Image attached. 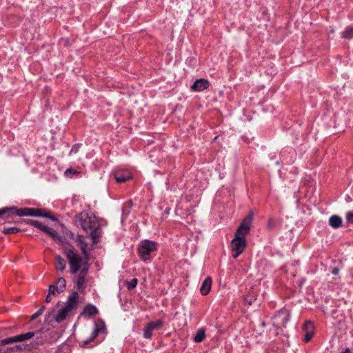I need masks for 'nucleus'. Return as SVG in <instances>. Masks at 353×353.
Returning a JSON list of instances; mask_svg holds the SVG:
<instances>
[{
  "label": "nucleus",
  "mask_w": 353,
  "mask_h": 353,
  "mask_svg": "<svg viewBox=\"0 0 353 353\" xmlns=\"http://www.w3.org/2000/svg\"><path fill=\"white\" fill-rule=\"evenodd\" d=\"M65 254L68 260L71 274H76L83 266H89L88 264V259H85L84 255L83 256H80L73 249H65Z\"/></svg>",
  "instance_id": "nucleus-1"
},
{
  "label": "nucleus",
  "mask_w": 353,
  "mask_h": 353,
  "mask_svg": "<svg viewBox=\"0 0 353 353\" xmlns=\"http://www.w3.org/2000/svg\"><path fill=\"white\" fill-rule=\"evenodd\" d=\"M75 223L77 226H81L85 231L93 229L97 225L96 218L85 212H82L76 216Z\"/></svg>",
  "instance_id": "nucleus-2"
},
{
  "label": "nucleus",
  "mask_w": 353,
  "mask_h": 353,
  "mask_svg": "<svg viewBox=\"0 0 353 353\" xmlns=\"http://www.w3.org/2000/svg\"><path fill=\"white\" fill-rule=\"evenodd\" d=\"M157 250V244L154 241L144 240L140 242L138 247V253L143 261L150 259V254Z\"/></svg>",
  "instance_id": "nucleus-3"
},
{
  "label": "nucleus",
  "mask_w": 353,
  "mask_h": 353,
  "mask_svg": "<svg viewBox=\"0 0 353 353\" xmlns=\"http://www.w3.org/2000/svg\"><path fill=\"white\" fill-rule=\"evenodd\" d=\"M13 210H15L16 214L20 216H41V217H47L52 220H55V218L53 216H51L48 212H43V211L40 209L35 208H21L17 209L14 208Z\"/></svg>",
  "instance_id": "nucleus-4"
},
{
  "label": "nucleus",
  "mask_w": 353,
  "mask_h": 353,
  "mask_svg": "<svg viewBox=\"0 0 353 353\" xmlns=\"http://www.w3.org/2000/svg\"><path fill=\"white\" fill-rule=\"evenodd\" d=\"M246 246V241L245 236L237 235L235 233V237L231 242V249L232 252V256L237 258L241 253H243Z\"/></svg>",
  "instance_id": "nucleus-5"
},
{
  "label": "nucleus",
  "mask_w": 353,
  "mask_h": 353,
  "mask_svg": "<svg viewBox=\"0 0 353 353\" xmlns=\"http://www.w3.org/2000/svg\"><path fill=\"white\" fill-rule=\"evenodd\" d=\"M35 335L34 332H28L14 336L8 337L0 341V346L13 343L23 342L32 339Z\"/></svg>",
  "instance_id": "nucleus-6"
},
{
  "label": "nucleus",
  "mask_w": 353,
  "mask_h": 353,
  "mask_svg": "<svg viewBox=\"0 0 353 353\" xmlns=\"http://www.w3.org/2000/svg\"><path fill=\"white\" fill-rule=\"evenodd\" d=\"M290 313L285 309L281 310L274 316L272 324L276 327H285L289 320Z\"/></svg>",
  "instance_id": "nucleus-7"
},
{
  "label": "nucleus",
  "mask_w": 353,
  "mask_h": 353,
  "mask_svg": "<svg viewBox=\"0 0 353 353\" xmlns=\"http://www.w3.org/2000/svg\"><path fill=\"white\" fill-rule=\"evenodd\" d=\"M252 220L253 212H250L249 214L242 221L241 225L236 231V234H237V235L245 236L249 233Z\"/></svg>",
  "instance_id": "nucleus-8"
},
{
  "label": "nucleus",
  "mask_w": 353,
  "mask_h": 353,
  "mask_svg": "<svg viewBox=\"0 0 353 353\" xmlns=\"http://www.w3.org/2000/svg\"><path fill=\"white\" fill-rule=\"evenodd\" d=\"M163 326V321L157 320L148 323L143 328V337L145 339H150L154 330H159Z\"/></svg>",
  "instance_id": "nucleus-9"
},
{
  "label": "nucleus",
  "mask_w": 353,
  "mask_h": 353,
  "mask_svg": "<svg viewBox=\"0 0 353 353\" xmlns=\"http://www.w3.org/2000/svg\"><path fill=\"white\" fill-rule=\"evenodd\" d=\"M89 266H83L82 269L79 270V273L77 279V288L83 291L85 288V283H87L86 276L88 272Z\"/></svg>",
  "instance_id": "nucleus-10"
},
{
  "label": "nucleus",
  "mask_w": 353,
  "mask_h": 353,
  "mask_svg": "<svg viewBox=\"0 0 353 353\" xmlns=\"http://www.w3.org/2000/svg\"><path fill=\"white\" fill-rule=\"evenodd\" d=\"M210 85V83L205 79H196L191 85V89L196 92H201L207 89Z\"/></svg>",
  "instance_id": "nucleus-11"
},
{
  "label": "nucleus",
  "mask_w": 353,
  "mask_h": 353,
  "mask_svg": "<svg viewBox=\"0 0 353 353\" xmlns=\"http://www.w3.org/2000/svg\"><path fill=\"white\" fill-rule=\"evenodd\" d=\"M79 296L77 292H73L68 298L65 307L71 312L77 307Z\"/></svg>",
  "instance_id": "nucleus-12"
},
{
  "label": "nucleus",
  "mask_w": 353,
  "mask_h": 353,
  "mask_svg": "<svg viewBox=\"0 0 353 353\" xmlns=\"http://www.w3.org/2000/svg\"><path fill=\"white\" fill-rule=\"evenodd\" d=\"M303 330L305 332V342H308L313 337L314 334V327L312 322L306 321L303 326Z\"/></svg>",
  "instance_id": "nucleus-13"
},
{
  "label": "nucleus",
  "mask_w": 353,
  "mask_h": 353,
  "mask_svg": "<svg viewBox=\"0 0 353 353\" xmlns=\"http://www.w3.org/2000/svg\"><path fill=\"white\" fill-rule=\"evenodd\" d=\"M76 241L77 243V246L81 249L83 255H84V258L85 259H89V254L88 252V244L85 241V239L81 235H78L76 238Z\"/></svg>",
  "instance_id": "nucleus-14"
},
{
  "label": "nucleus",
  "mask_w": 353,
  "mask_h": 353,
  "mask_svg": "<svg viewBox=\"0 0 353 353\" xmlns=\"http://www.w3.org/2000/svg\"><path fill=\"white\" fill-rule=\"evenodd\" d=\"M49 287H53V292L57 294L63 292L66 288V281L63 277H59L54 284L50 285Z\"/></svg>",
  "instance_id": "nucleus-15"
},
{
  "label": "nucleus",
  "mask_w": 353,
  "mask_h": 353,
  "mask_svg": "<svg viewBox=\"0 0 353 353\" xmlns=\"http://www.w3.org/2000/svg\"><path fill=\"white\" fill-rule=\"evenodd\" d=\"M132 178L130 172L125 171H119L114 173V179L117 183H123Z\"/></svg>",
  "instance_id": "nucleus-16"
},
{
  "label": "nucleus",
  "mask_w": 353,
  "mask_h": 353,
  "mask_svg": "<svg viewBox=\"0 0 353 353\" xmlns=\"http://www.w3.org/2000/svg\"><path fill=\"white\" fill-rule=\"evenodd\" d=\"M212 287V278L210 276H208L202 283V285L200 288V292L201 294L206 295L208 294Z\"/></svg>",
  "instance_id": "nucleus-17"
},
{
  "label": "nucleus",
  "mask_w": 353,
  "mask_h": 353,
  "mask_svg": "<svg viewBox=\"0 0 353 353\" xmlns=\"http://www.w3.org/2000/svg\"><path fill=\"white\" fill-rule=\"evenodd\" d=\"M329 225L333 228H339L342 225V219L338 215H332L329 219Z\"/></svg>",
  "instance_id": "nucleus-18"
},
{
  "label": "nucleus",
  "mask_w": 353,
  "mask_h": 353,
  "mask_svg": "<svg viewBox=\"0 0 353 353\" xmlns=\"http://www.w3.org/2000/svg\"><path fill=\"white\" fill-rule=\"evenodd\" d=\"M70 312L71 311L65 306L59 311V312L56 316V322L61 323V321L65 320Z\"/></svg>",
  "instance_id": "nucleus-19"
},
{
  "label": "nucleus",
  "mask_w": 353,
  "mask_h": 353,
  "mask_svg": "<svg viewBox=\"0 0 353 353\" xmlns=\"http://www.w3.org/2000/svg\"><path fill=\"white\" fill-rule=\"evenodd\" d=\"M56 269L59 271H63L65 268V260L59 255H57L56 257Z\"/></svg>",
  "instance_id": "nucleus-20"
},
{
  "label": "nucleus",
  "mask_w": 353,
  "mask_h": 353,
  "mask_svg": "<svg viewBox=\"0 0 353 353\" xmlns=\"http://www.w3.org/2000/svg\"><path fill=\"white\" fill-rule=\"evenodd\" d=\"M100 332H101V329L99 328L98 327H95V328L94 329V330L91 333L90 337L87 340H85V341H84L83 342V346L85 347L87 345H88L90 342L94 341V339L97 337V336L99 334V333Z\"/></svg>",
  "instance_id": "nucleus-21"
},
{
  "label": "nucleus",
  "mask_w": 353,
  "mask_h": 353,
  "mask_svg": "<svg viewBox=\"0 0 353 353\" xmlns=\"http://www.w3.org/2000/svg\"><path fill=\"white\" fill-rule=\"evenodd\" d=\"M29 223L31 225H33L39 229H40L41 230H42L43 232H48V227L46 226V225H43L41 222H39V221H37V220H30Z\"/></svg>",
  "instance_id": "nucleus-22"
},
{
  "label": "nucleus",
  "mask_w": 353,
  "mask_h": 353,
  "mask_svg": "<svg viewBox=\"0 0 353 353\" xmlns=\"http://www.w3.org/2000/svg\"><path fill=\"white\" fill-rule=\"evenodd\" d=\"M205 337V330L203 328L199 329L194 336V341L196 343H200L203 341Z\"/></svg>",
  "instance_id": "nucleus-23"
},
{
  "label": "nucleus",
  "mask_w": 353,
  "mask_h": 353,
  "mask_svg": "<svg viewBox=\"0 0 353 353\" xmlns=\"http://www.w3.org/2000/svg\"><path fill=\"white\" fill-rule=\"evenodd\" d=\"M90 237L92 239V242L93 243H97V241H98V239L99 238V232L97 229V225H96V227L93 229H90Z\"/></svg>",
  "instance_id": "nucleus-24"
},
{
  "label": "nucleus",
  "mask_w": 353,
  "mask_h": 353,
  "mask_svg": "<svg viewBox=\"0 0 353 353\" xmlns=\"http://www.w3.org/2000/svg\"><path fill=\"white\" fill-rule=\"evenodd\" d=\"M84 312L88 314L89 316H94L98 313V310L95 306L88 305L85 307Z\"/></svg>",
  "instance_id": "nucleus-25"
},
{
  "label": "nucleus",
  "mask_w": 353,
  "mask_h": 353,
  "mask_svg": "<svg viewBox=\"0 0 353 353\" xmlns=\"http://www.w3.org/2000/svg\"><path fill=\"white\" fill-rule=\"evenodd\" d=\"M342 37L347 39H351L353 38V27H347L343 31Z\"/></svg>",
  "instance_id": "nucleus-26"
},
{
  "label": "nucleus",
  "mask_w": 353,
  "mask_h": 353,
  "mask_svg": "<svg viewBox=\"0 0 353 353\" xmlns=\"http://www.w3.org/2000/svg\"><path fill=\"white\" fill-rule=\"evenodd\" d=\"M46 233L50 236L53 239L59 241L60 242L61 241V236L57 234V232L52 230V229L48 228V232H46Z\"/></svg>",
  "instance_id": "nucleus-27"
},
{
  "label": "nucleus",
  "mask_w": 353,
  "mask_h": 353,
  "mask_svg": "<svg viewBox=\"0 0 353 353\" xmlns=\"http://www.w3.org/2000/svg\"><path fill=\"white\" fill-rule=\"evenodd\" d=\"M20 231V229L16 227H12V228H4L3 230V233L5 234H16L18 233Z\"/></svg>",
  "instance_id": "nucleus-28"
},
{
  "label": "nucleus",
  "mask_w": 353,
  "mask_h": 353,
  "mask_svg": "<svg viewBox=\"0 0 353 353\" xmlns=\"http://www.w3.org/2000/svg\"><path fill=\"white\" fill-rule=\"evenodd\" d=\"M54 290V288L53 287H49V290H48V294L46 296V301L47 303H49L52 301V296H55L56 294L53 292Z\"/></svg>",
  "instance_id": "nucleus-29"
},
{
  "label": "nucleus",
  "mask_w": 353,
  "mask_h": 353,
  "mask_svg": "<svg viewBox=\"0 0 353 353\" xmlns=\"http://www.w3.org/2000/svg\"><path fill=\"white\" fill-rule=\"evenodd\" d=\"M137 285V279H132L128 283V290H132L134 289Z\"/></svg>",
  "instance_id": "nucleus-30"
},
{
  "label": "nucleus",
  "mask_w": 353,
  "mask_h": 353,
  "mask_svg": "<svg viewBox=\"0 0 353 353\" xmlns=\"http://www.w3.org/2000/svg\"><path fill=\"white\" fill-rule=\"evenodd\" d=\"M46 307L42 306L37 312H35L32 316H31V320L36 319L39 316H40L43 310H45Z\"/></svg>",
  "instance_id": "nucleus-31"
},
{
  "label": "nucleus",
  "mask_w": 353,
  "mask_h": 353,
  "mask_svg": "<svg viewBox=\"0 0 353 353\" xmlns=\"http://www.w3.org/2000/svg\"><path fill=\"white\" fill-rule=\"evenodd\" d=\"M345 219L347 222L353 224V212H349L346 214Z\"/></svg>",
  "instance_id": "nucleus-32"
},
{
  "label": "nucleus",
  "mask_w": 353,
  "mask_h": 353,
  "mask_svg": "<svg viewBox=\"0 0 353 353\" xmlns=\"http://www.w3.org/2000/svg\"><path fill=\"white\" fill-rule=\"evenodd\" d=\"M78 174V172L76 170H74L72 168H68L65 172V175L66 176H71L72 174Z\"/></svg>",
  "instance_id": "nucleus-33"
},
{
  "label": "nucleus",
  "mask_w": 353,
  "mask_h": 353,
  "mask_svg": "<svg viewBox=\"0 0 353 353\" xmlns=\"http://www.w3.org/2000/svg\"><path fill=\"white\" fill-rule=\"evenodd\" d=\"M22 349H23L22 346L20 345H16L10 347V350L12 352L21 351Z\"/></svg>",
  "instance_id": "nucleus-34"
},
{
  "label": "nucleus",
  "mask_w": 353,
  "mask_h": 353,
  "mask_svg": "<svg viewBox=\"0 0 353 353\" xmlns=\"http://www.w3.org/2000/svg\"><path fill=\"white\" fill-rule=\"evenodd\" d=\"M79 144L74 145L70 150V153H77L79 150Z\"/></svg>",
  "instance_id": "nucleus-35"
},
{
  "label": "nucleus",
  "mask_w": 353,
  "mask_h": 353,
  "mask_svg": "<svg viewBox=\"0 0 353 353\" xmlns=\"http://www.w3.org/2000/svg\"><path fill=\"white\" fill-rule=\"evenodd\" d=\"M14 209V208H8L1 209L0 210V216L6 214L8 211H10V210H12Z\"/></svg>",
  "instance_id": "nucleus-36"
},
{
  "label": "nucleus",
  "mask_w": 353,
  "mask_h": 353,
  "mask_svg": "<svg viewBox=\"0 0 353 353\" xmlns=\"http://www.w3.org/2000/svg\"><path fill=\"white\" fill-rule=\"evenodd\" d=\"M339 268H334L332 270V273L333 274H334V275H336V274H339Z\"/></svg>",
  "instance_id": "nucleus-37"
},
{
  "label": "nucleus",
  "mask_w": 353,
  "mask_h": 353,
  "mask_svg": "<svg viewBox=\"0 0 353 353\" xmlns=\"http://www.w3.org/2000/svg\"><path fill=\"white\" fill-rule=\"evenodd\" d=\"M341 353H350V349L346 348L344 351H343Z\"/></svg>",
  "instance_id": "nucleus-38"
},
{
  "label": "nucleus",
  "mask_w": 353,
  "mask_h": 353,
  "mask_svg": "<svg viewBox=\"0 0 353 353\" xmlns=\"http://www.w3.org/2000/svg\"><path fill=\"white\" fill-rule=\"evenodd\" d=\"M245 300H246V301L248 302L249 305L252 304V301L251 300H248V298H245Z\"/></svg>",
  "instance_id": "nucleus-39"
},
{
  "label": "nucleus",
  "mask_w": 353,
  "mask_h": 353,
  "mask_svg": "<svg viewBox=\"0 0 353 353\" xmlns=\"http://www.w3.org/2000/svg\"><path fill=\"white\" fill-rule=\"evenodd\" d=\"M42 343H43V340H39L38 342V344H42Z\"/></svg>",
  "instance_id": "nucleus-40"
}]
</instances>
